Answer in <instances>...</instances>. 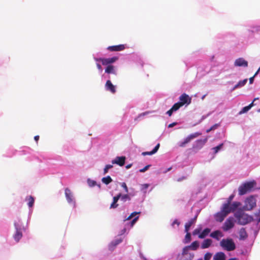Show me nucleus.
<instances>
[{"mask_svg":"<svg viewBox=\"0 0 260 260\" xmlns=\"http://www.w3.org/2000/svg\"><path fill=\"white\" fill-rule=\"evenodd\" d=\"M14 226L16 232L13 235V238L17 242H18L22 237V231H25V229L20 219H17V220L15 221Z\"/></svg>","mask_w":260,"mask_h":260,"instance_id":"nucleus-1","label":"nucleus"},{"mask_svg":"<svg viewBox=\"0 0 260 260\" xmlns=\"http://www.w3.org/2000/svg\"><path fill=\"white\" fill-rule=\"evenodd\" d=\"M255 185L256 182L254 180L245 182L239 187V194L242 196L250 192Z\"/></svg>","mask_w":260,"mask_h":260,"instance_id":"nucleus-2","label":"nucleus"},{"mask_svg":"<svg viewBox=\"0 0 260 260\" xmlns=\"http://www.w3.org/2000/svg\"><path fill=\"white\" fill-rule=\"evenodd\" d=\"M235 216L238 220V223L241 225H245L251 222L252 220V216L241 211L237 212L235 214Z\"/></svg>","mask_w":260,"mask_h":260,"instance_id":"nucleus-3","label":"nucleus"},{"mask_svg":"<svg viewBox=\"0 0 260 260\" xmlns=\"http://www.w3.org/2000/svg\"><path fill=\"white\" fill-rule=\"evenodd\" d=\"M220 245L225 250L231 251L235 249L236 245L232 239H223L220 242Z\"/></svg>","mask_w":260,"mask_h":260,"instance_id":"nucleus-4","label":"nucleus"},{"mask_svg":"<svg viewBox=\"0 0 260 260\" xmlns=\"http://www.w3.org/2000/svg\"><path fill=\"white\" fill-rule=\"evenodd\" d=\"M256 201L253 196L246 198L245 201V205L243 207L244 210L250 211L256 207Z\"/></svg>","mask_w":260,"mask_h":260,"instance_id":"nucleus-5","label":"nucleus"},{"mask_svg":"<svg viewBox=\"0 0 260 260\" xmlns=\"http://www.w3.org/2000/svg\"><path fill=\"white\" fill-rule=\"evenodd\" d=\"M189 250V249L187 246L184 247L181 254L178 255L179 260H192L194 257V254L188 252Z\"/></svg>","mask_w":260,"mask_h":260,"instance_id":"nucleus-6","label":"nucleus"},{"mask_svg":"<svg viewBox=\"0 0 260 260\" xmlns=\"http://www.w3.org/2000/svg\"><path fill=\"white\" fill-rule=\"evenodd\" d=\"M202 230V227H199L197 229H196L192 232L193 235H199L198 237L200 239H204L208 235V234L211 232V229L209 228H206L204 229L203 232L201 233V231Z\"/></svg>","mask_w":260,"mask_h":260,"instance_id":"nucleus-7","label":"nucleus"},{"mask_svg":"<svg viewBox=\"0 0 260 260\" xmlns=\"http://www.w3.org/2000/svg\"><path fill=\"white\" fill-rule=\"evenodd\" d=\"M118 59V57L114 56L111 58H96L95 60L97 61H101L103 65L104 66H108L111 65L110 64L114 63L116 60H117Z\"/></svg>","mask_w":260,"mask_h":260,"instance_id":"nucleus-8","label":"nucleus"},{"mask_svg":"<svg viewBox=\"0 0 260 260\" xmlns=\"http://www.w3.org/2000/svg\"><path fill=\"white\" fill-rule=\"evenodd\" d=\"M201 134L200 133H198V132H197V133H193V134H190V135H189L188 137H187L182 142H180L179 144V147H184L187 144H188L189 142H190V141L198 137V136H199Z\"/></svg>","mask_w":260,"mask_h":260,"instance_id":"nucleus-9","label":"nucleus"},{"mask_svg":"<svg viewBox=\"0 0 260 260\" xmlns=\"http://www.w3.org/2000/svg\"><path fill=\"white\" fill-rule=\"evenodd\" d=\"M234 226V218L233 217L228 218L226 221L224 222L223 226L222 229L224 231H228L229 230L233 228Z\"/></svg>","mask_w":260,"mask_h":260,"instance_id":"nucleus-10","label":"nucleus"},{"mask_svg":"<svg viewBox=\"0 0 260 260\" xmlns=\"http://www.w3.org/2000/svg\"><path fill=\"white\" fill-rule=\"evenodd\" d=\"M191 99L186 93H183L179 97V103L183 106L185 104L189 105L190 104Z\"/></svg>","mask_w":260,"mask_h":260,"instance_id":"nucleus-11","label":"nucleus"},{"mask_svg":"<svg viewBox=\"0 0 260 260\" xmlns=\"http://www.w3.org/2000/svg\"><path fill=\"white\" fill-rule=\"evenodd\" d=\"M65 196L66 199L68 201V202L70 204L74 203H75V202L74 201L73 196L72 194V193L71 191V190L68 188H66L64 190Z\"/></svg>","mask_w":260,"mask_h":260,"instance_id":"nucleus-12","label":"nucleus"},{"mask_svg":"<svg viewBox=\"0 0 260 260\" xmlns=\"http://www.w3.org/2000/svg\"><path fill=\"white\" fill-rule=\"evenodd\" d=\"M125 48V45L120 44L118 45L111 46L107 48V49L110 51H120Z\"/></svg>","mask_w":260,"mask_h":260,"instance_id":"nucleus-13","label":"nucleus"},{"mask_svg":"<svg viewBox=\"0 0 260 260\" xmlns=\"http://www.w3.org/2000/svg\"><path fill=\"white\" fill-rule=\"evenodd\" d=\"M125 161V156H117L112 161V164H117L120 166H123Z\"/></svg>","mask_w":260,"mask_h":260,"instance_id":"nucleus-14","label":"nucleus"},{"mask_svg":"<svg viewBox=\"0 0 260 260\" xmlns=\"http://www.w3.org/2000/svg\"><path fill=\"white\" fill-rule=\"evenodd\" d=\"M122 241V239L121 238H117L114 241H112L109 245V249L111 251L113 250L115 247Z\"/></svg>","mask_w":260,"mask_h":260,"instance_id":"nucleus-15","label":"nucleus"},{"mask_svg":"<svg viewBox=\"0 0 260 260\" xmlns=\"http://www.w3.org/2000/svg\"><path fill=\"white\" fill-rule=\"evenodd\" d=\"M235 66L237 67H245L248 66V62L244 60L243 58H239L237 59L234 62Z\"/></svg>","mask_w":260,"mask_h":260,"instance_id":"nucleus-16","label":"nucleus"},{"mask_svg":"<svg viewBox=\"0 0 260 260\" xmlns=\"http://www.w3.org/2000/svg\"><path fill=\"white\" fill-rule=\"evenodd\" d=\"M105 88L107 90L110 91L112 93H115L116 92L115 87L113 85L110 80L107 81L105 84Z\"/></svg>","mask_w":260,"mask_h":260,"instance_id":"nucleus-17","label":"nucleus"},{"mask_svg":"<svg viewBox=\"0 0 260 260\" xmlns=\"http://www.w3.org/2000/svg\"><path fill=\"white\" fill-rule=\"evenodd\" d=\"M210 236L212 238L219 241L220 238L223 236V234L220 231L216 230L211 233L210 235Z\"/></svg>","mask_w":260,"mask_h":260,"instance_id":"nucleus-18","label":"nucleus"},{"mask_svg":"<svg viewBox=\"0 0 260 260\" xmlns=\"http://www.w3.org/2000/svg\"><path fill=\"white\" fill-rule=\"evenodd\" d=\"M226 216L227 215L220 210L215 215V219L217 221L221 222Z\"/></svg>","mask_w":260,"mask_h":260,"instance_id":"nucleus-19","label":"nucleus"},{"mask_svg":"<svg viewBox=\"0 0 260 260\" xmlns=\"http://www.w3.org/2000/svg\"><path fill=\"white\" fill-rule=\"evenodd\" d=\"M197 216H196L194 218L190 219L185 224V232H187L189 231L191 226L194 224L197 220Z\"/></svg>","mask_w":260,"mask_h":260,"instance_id":"nucleus-20","label":"nucleus"},{"mask_svg":"<svg viewBox=\"0 0 260 260\" xmlns=\"http://www.w3.org/2000/svg\"><path fill=\"white\" fill-rule=\"evenodd\" d=\"M121 196V193H119L117 196L113 197V201L112 204L110 205V208L111 209H115L118 206V204H117V202L119 199L120 198Z\"/></svg>","mask_w":260,"mask_h":260,"instance_id":"nucleus-21","label":"nucleus"},{"mask_svg":"<svg viewBox=\"0 0 260 260\" xmlns=\"http://www.w3.org/2000/svg\"><path fill=\"white\" fill-rule=\"evenodd\" d=\"M221 211L228 215L232 212L230 204L224 203L221 209Z\"/></svg>","mask_w":260,"mask_h":260,"instance_id":"nucleus-22","label":"nucleus"},{"mask_svg":"<svg viewBox=\"0 0 260 260\" xmlns=\"http://www.w3.org/2000/svg\"><path fill=\"white\" fill-rule=\"evenodd\" d=\"M212 243V241L210 239H206L203 241L201 245L202 249H206L209 247Z\"/></svg>","mask_w":260,"mask_h":260,"instance_id":"nucleus-23","label":"nucleus"},{"mask_svg":"<svg viewBox=\"0 0 260 260\" xmlns=\"http://www.w3.org/2000/svg\"><path fill=\"white\" fill-rule=\"evenodd\" d=\"M214 260H225V255L222 252H219L215 254L214 257Z\"/></svg>","mask_w":260,"mask_h":260,"instance_id":"nucleus-24","label":"nucleus"},{"mask_svg":"<svg viewBox=\"0 0 260 260\" xmlns=\"http://www.w3.org/2000/svg\"><path fill=\"white\" fill-rule=\"evenodd\" d=\"M105 72L107 74H113L116 75V72L115 70L114 67L112 65H108L106 69Z\"/></svg>","mask_w":260,"mask_h":260,"instance_id":"nucleus-25","label":"nucleus"},{"mask_svg":"<svg viewBox=\"0 0 260 260\" xmlns=\"http://www.w3.org/2000/svg\"><path fill=\"white\" fill-rule=\"evenodd\" d=\"M207 139H204L203 140H198L196 142V147L198 148H201L207 142Z\"/></svg>","mask_w":260,"mask_h":260,"instance_id":"nucleus-26","label":"nucleus"},{"mask_svg":"<svg viewBox=\"0 0 260 260\" xmlns=\"http://www.w3.org/2000/svg\"><path fill=\"white\" fill-rule=\"evenodd\" d=\"M247 82V79H245L243 80L240 81L235 86L233 87V90L239 88L244 86Z\"/></svg>","mask_w":260,"mask_h":260,"instance_id":"nucleus-27","label":"nucleus"},{"mask_svg":"<svg viewBox=\"0 0 260 260\" xmlns=\"http://www.w3.org/2000/svg\"><path fill=\"white\" fill-rule=\"evenodd\" d=\"M189 249L192 250H196L199 246V244L198 241H195L193 242L190 245L186 246Z\"/></svg>","mask_w":260,"mask_h":260,"instance_id":"nucleus-28","label":"nucleus"},{"mask_svg":"<svg viewBox=\"0 0 260 260\" xmlns=\"http://www.w3.org/2000/svg\"><path fill=\"white\" fill-rule=\"evenodd\" d=\"M240 239L244 240L247 237V234L244 228H242L239 231Z\"/></svg>","mask_w":260,"mask_h":260,"instance_id":"nucleus-29","label":"nucleus"},{"mask_svg":"<svg viewBox=\"0 0 260 260\" xmlns=\"http://www.w3.org/2000/svg\"><path fill=\"white\" fill-rule=\"evenodd\" d=\"M253 105H254V104H253V102H252L248 106L243 108V109L239 112V114H242L243 113L247 112L253 106Z\"/></svg>","mask_w":260,"mask_h":260,"instance_id":"nucleus-30","label":"nucleus"},{"mask_svg":"<svg viewBox=\"0 0 260 260\" xmlns=\"http://www.w3.org/2000/svg\"><path fill=\"white\" fill-rule=\"evenodd\" d=\"M26 200L28 201L27 204L29 207H32L35 202L34 198L32 196H29L26 198Z\"/></svg>","mask_w":260,"mask_h":260,"instance_id":"nucleus-31","label":"nucleus"},{"mask_svg":"<svg viewBox=\"0 0 260 260\" xmlns=\"http://www.w3.org/2000/svg\"><path fill=\"white\" fill-rule=\"evenodd\" d=\"M102 181L103 183L108 185L112 182V179L110 176H108L106 177H103L102 179Z\"/></svg>","mask_w":260,"mask_h":260,"instance_id":"nucleus-32","label":"nucleus"},{"mask_svg":"<svg viewBox=\"0 0 260 260\" xmlns=\"http://www.w3.org/2000/svg\"><path fill=\"white\" fill-rule=\"evenodd\" d=\"M240 205V203L235 202L232 204H230V207L231 208L232 212L234 211Z\"/></svg>","mask_w":260,"mask_h":260,"instance_id":"nucleus-33","label":"nucleus"},{"mask_svg":"<svg viewBox=\"0 0 260 260\" xmlns=\"http://www.w3.org/2000/svg\"><path fill=\"white\" fill-rule=\"evenodd\" d=\"M181 107H182V106L179 102H177L175 103L171 108H172L173 111L175 112L177 111Z\"/></svg>","mask_w":260,"mask_h":260,"instance_id":"nucleus-34","label":"nucleus"},{"mask_svg":"<svg viewBox=\"0 0 260 260\" xmlns=\"http://www.w3.org/2000/svg\"><path fill=\"white\" fill-rule=\"evenodd\" d=\"M120 199H121V201H122L123 202H125L126 200H128V201L131 200V198H130L129 196L127 194H125L123 195L121 194Z\"/></svg>","mask_w":260,"mask_h":260,"instance_id":"nucleus-35","label":"nucleus"},{"mask_svg":"<svg viewBox=\"0 0 260 260\" xmlns=\"http://www.w3.org/2000/svg\"><path fill=\"white\" fill-rule=\"evenodd\" d=\"M186 233V234L185 237V243H187L191 241V235L188 232Z\"/></svg>","mask_w":260,"mask_h":260,"instance_id":"nucleus-36","label":"nucleus"},{"mask_svg":"<svg viewBox=\"0 0 260 260\" xmlns=\"http://www.w3.org/2000/svg\"><path fill=\"white\" fill-rule=\"evenodd\" d=\"M223 144L221 143L216 147L213 148L214 153H217L223 147Z\"/></svg>","mask_w":260,"mask_h":260,"instance_id":"nucleus-37","label":"nucleus"},{"mask_svg":"<svg viewBox=\"0 0 260 260\" xmlns=\"http://www.w3.org/2000/svg\"><path fill=\"white\" fill-rule=\"evenodd\" d=\"M113 168V165H107L104 169V174L105 175L108 172L109 169Z\"/></svg>","mask_w":260,"mask_h":260,"instance_id":"nucleus-38","label":"nucleus"},{"mask_svg":"<svg viewBox=\"0 0 260 260\" xmlns=\"http://www.w3.org/2000/svg\"><path fill=\"white\" fill-rule=\"evenodd\" d=\"M254 216L255 217V219L258 221L260 222V209L258 212H256L254 214Z\"/></svg>","mask_w":260,"mask_h":260,"instance_id":"nucleus-39","label":"nucleus"},{"mask_svg":"<svg viewBox=\"0 0 260 260\" xmlns=\"http://www.w3.org/2000/svg\"><path fill=\"white\" fill-rule=\"evenodd\" d=\"M140 212H134L126 218V220H130L137 214H139Z\"/></svg>","mask_w":260,"mask_h":260,"instance_id":"nucleus-40","label":"nucleus"},{"mask_svg":"<svg viewBox=\"0 0 260 260\" xmlns=\"http://www.w3.org/2000/svg\"><path fill=\"white\" fill-rule=\"evenodd\" d=\"M139 217L137 216L135 217L134 219H133L131 222H129V224H130V226L132 227L134 225V224L136 223V222L138 219Z\"/></svg>","mask_w":260,"mask_h":260,"instance_id":"nucleus-41","label":"nucleus"},{"mask_svg":"<svg viewBox=\"0 0 260 260\" xmlns=\"http://www.w3.org/2000/svg\"><path fill=\"white\" fill-rule=\"evenodd\" d=\"M121 187L124 189V191L126 193L128 192V187L125 182H123L121 183Z\"/></svg>","mask_w":260,"mask_h":260,"instance_id":"nucleus-42","label":"nucleus"},{"mask_svg":"<svg viewBox=\"0 0 260 260\" xmlns=\"http://www.w3.org/2000/svg\"><path fill=\"white\" fill-rule=\"evenodd\" d=\"M234 197L235 195L234 194H231L228 199L227 202L226 203L230 204L231 203L232 201L233 200Z\"/></svg>","mask_w":260,"mask_h":260,"instance_id":"nucleus-43","label":"nucleus"},{"mask_svg":"<svg viewBox=\"0 0 260 260\" xmlns=\"http://www.w3.org/2000/svg\"><path fill=\"white\" fill-rule=\"evenodd\" d=\"M211 257V254L210 253H207L204 255V260H209Z\"/></svg>","mask_w":260,"mask_h":260,"instance_id":"nucleus-44","label":"nucleus"},{"mask_svg":"<svg viewBox=\"0 0 260 260\" xmlns=\"http://www.w3.org/2000/svg\"><path fill=\"white\" fill-rule=\"evenodd\" d=\"M159 146H160V144L158 143L155 146V147L154 148V149L152 150V152L154 153V154L157 151V150H158V149L159 148Z\"/></svg>","mask_w":260,"mask_h":260,"instance_id":"nucleus-45","label":"nucleus"},{"mask_svg":"<svg viewBox=\"0 0 260 260\" xmlns=\"http://www.w3.org/2000/svg\"><path fill=\"white\" fill-rule=\"evenodd\" d=\"M217 126H218V124H216L213 125L212 126H211L209 129H207L206 131V132L209 133L210 131H211L212 130H213V129H215V128H216Z\"/></svg>","mask_w":260,"mask_h":260,"instance_id":"nucleus-46","label":"nucleus"},{"mask_svg":"<svg viewBox=\"0 0 260 260\" xmlns=\"http://www.w3.org/2000/svg\"><path fill=\"white\" fill-rule=\"evenodd\" d=\"M154 153L152 152V151H146V152H142V154L143 155V156H145V155H152Z\"/></svg>","mask_w":260,"mask_h":260,"instance_id":"nucleus-47","label":"nucleus"},{"mask_svg":"<svg viewBox=\"0 0 260 260\" xmlns=\"http://www.w3.org/2000/svg\"><path fill=\"white\" fill-rule=\"evenodd\" d=\"M150 167V165L146 166L144 168L140 169L139 171L142 173L144 172L147 171Z\"/></svg>","mask_w":260,"mask_h":260,"instance_id":"nucleus-48","label":"nucleus"},{"mask_svg":"<svg viewBox=\"0 0 260 260\" xmlns=\"http://www.w3.org/2000/svg\"><path fill=\"white\" fill-rule=\"evenodd\" d=\"M88 184L90 186H94L96 184V182L95 181L88 180Z\"/></svg>","mask_w":260,"mask_h":260,"instance_id":"nucleus-49","label":"nucleus"},{"mask_svg":"<svg viewBox=\"0 0 260 260\" xmlns=\"http://www.w3.org/2000/svg\"><path fill=\"white\" fill-rule=\"evenodd\" d=\"M175 224H176L177 226H179L180 225V222L177 219H175L172 223V226H174Z\"/></svg>","mask_w":260,"mask_h":260,"instance_id":"nucleus-50","label":"nucleus"},{"mask_svg":"<svg viewBox=\"0 0 260 260\" xmlns=\"http://www.w3.org/2000/svg\"><path fill=\"white\" fill-rule=\"evenodd\" d=\"M149 185L148 184H144L142 185V189L146 190L149 187Z\"/></svg>","mask_w":260,"mask_h":260,"instance_id":"nucleus-51","label":"nucleus"},{"mask_svg":"<svg viewBox=\"0 0 260 260\" xmlns=\"http://www.w3.org/2000/svg\"><path fill=\"white\" fill-rule=\"evenodd\" d=\"M174 111H173V110L172 109V108H171L169 110H168L167 112V114L169 116H171L172 115V113L174 112Z\"/></svg>","mask_w":260,"mask_h":260,"instance_id":"nucleus-52","label":"nucleus"},{"mask_svg":"<svg viewBox=\"0 0 260 260\" xmlns=\"http://www.w3.org/2000/svg\"><path fill=\"white\" fill-rule=\"evenodd\" d=\"M177 124V122H173L172 123H170L169 125H168V127H173V126H174L175 125H176Z\"/></svg>","mask_w":260,"mask_h":260,"instance_id":"nucleus-53","label":"nucleus"},{"mask_svg":"<svg viewBox=\"0 0 260 260\" xmlns=\"http://www.w3.org/2000/svg\"><path fill=\"white\" fill-rule=\"evenodd\" d=\"M96 67H97V68H98V70L99 71H102V66H101V65L100 64L96 63Z\"/></svg>","mask_w":260,"mask_h":260,"instance_id":"nucleus-54","label":"nucleus"},{"mask_svg":"<svg viewBox=\"0 0 260 260\" xmlns=\"http://www.w3.org/2000/svg\"><path fill=\"white\" fill-rule=\"evenodd\" d=\"M254 76H253V77L250 78L249 79V83L250 84H252L253 82V80H254Z\"/></svg>","mask_w":260,"mask_h":260,"instance_id":"nucleus-55","label":"nucleus"},{"mask_svg":"<svg viewBox=\"0 0 260 260\" xmlns=\"http://www.w3.org/2000/svg\"><path fill=\"white\" fill-rule=\"evenodd\" d=\"M39 138H40L39 136L37 135V136H35L34 139L37 142L39 139Z\"/></svg>","mask_w":260,"mask_h":260,"instance_id":"nucleus-56","label":"nucleus"},{"mask_svg":"<svg viewBox=\"0 0 260 260\" xmlns=\"http://www.w3.org/2000/svg\"><path fill=\"white\" fill-rule=\"evenodd\" d=\"M186 179V177H182L181 178H179L178 179L177 181H181L184 179Z\"/></svg>","mask_w":260,"mask_h":260,"instance_id":"nucleus-57","label":"nucleus"},{"mask_svg":"<svg viewBox=\"0 0 260 260\" xmlns=\"http://www.w3.org/2000/svg\"><path fill=\"white\" fill-rule=\"evenodd\" d=\"M132 164H128L125 166V168L126 169H128L132 167Z\"/></svg>","mask_w":260,"mask_h":260,"instance_id":"nucleus-58","label":"nucleus"},{"mask_svg":"<svg viewBox=\"0 0 260 260\" xmlns=\"http://www.w3.org/2000/svg\"><path fill=\"white\" fill-rule=\"evenodd\" d=\"M259 70H260V68H259L258 70L257 71V72L255 73V74L254 75V77L258 74Z\"/></svg>","mask_w":260,"mask_h":260,"instance_id":"nucleus-59","label":"nucleus"},{"mask_svg":"<svg viewBox=\"0 0 260 260\" xmlns=\"http://www.w3.org/2000/svg\"><path fill=\"white\" fill-rule=\"evenodd\" d=\"M229 260H237V259L236 258H230Z\"/></svg>","mask_w":260,"mask_h":260,"instance_id":"nucleus-60","label":"nucleus"},{"mask_svg":"<svg viewBox=\"0 0 260 260\" xmlns=\"http://www.w3.org/2000/svg\"><path fill=\"white\" fill-rule=\"evenodd\" d=\"M258 99V98H256L254 99V100H253V102H253V103H254V102L255 101H257Z\"/></svg>","mask_w":260,"mask_h":260,"instance_id":"nucleus-61","label":"nucleus"},{"mask_svg":"<svg viewBox=\"0 0 260 260\" xmlns=\"http://www.w3.org/2000/svg\"><path fill=\"white\" fill-rule=\"evenodd\" d=\"M258 99V98H256L254 99V100H253V102H253V103H254V102L255 101H257Z\"/></svg>","mask_w":260,"mask_h":260,"instance_id":"nucleus-62","label":"nucleus"},{"mask_svg":"<svg viewBox=\"0 0 260 260\" xmlns=\"http://www.w3.org/2000/svg\"><path fill=\"white\" fill-rule=\"evenodd\" d=\"M125 231V229H124L123 230H122V234H123L124 232Z\"/></svg>","mask_w":260,"mask_h":260,"instance_id":"nucleus-63","label":"nucleus"},{"mask_svg":"<svg viewBox=\"0 0 260 260\" xmlns=\"http://www.w3.org/2000/svg\"><path fill=\"white\" fill-rule=\"evenodd\" d=\"M171 169H172V168L171 167V168H169L167 171H170L171 170Z\"/></svg>","mask_w":260,"mask_h":260,"instance_id":"nucleus-64","label":"nucleus"}]
</instances>
